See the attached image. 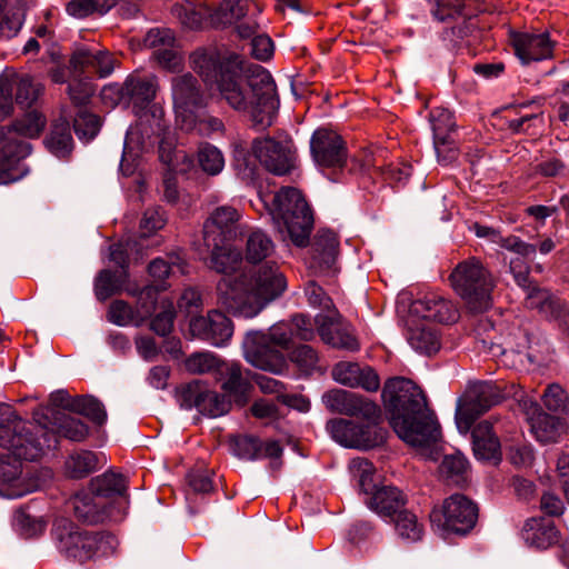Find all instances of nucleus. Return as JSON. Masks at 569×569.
Returning a JSON list of instances; mask_svg holds the SVG:
<instances>
[{
	"mask_svg": "<svg viewBox=\"0 0 569 569\" xmlns=\"http://www.w3.org/2000/svg\"><path fill=\"white\" fill-rule=\"evenodd\" d=\"M260 8L249 0H223L218 8L211 9V27L221 28L238 22L248 14L257 16Z\"/></svg>",
	"mask_w": 569,
	"mask_h": 569,
	"instance_id": "473e14b6",
	"label": "nucleus"
},
{
	"mask_svg": "<svg viewBox=\"0 0 569 569\" xmlns=\"http://www.w3.org/2000/svg\"><path fill=\"white\" fill-rule=\"evenodd\" d=\"M182 126L187 130L196 129L199 134L206 137L214 133L223 134L226 131V126L220 118L207 113L200 117L193 113V117L187 118V122H182Z\"/></svg>",
	"mask_w": 569,
	"mask_h": 569,
	"instance_id": "4d7b16f0",
	"label": "nucleus"
},
{
	"mask_svg": "<svg viewBox=\"0 0 569 569\" xmlns=\"http://www.w3.org/2000/svg\"><path fill=\"white\" fill-rule=\"evenodd\" d=\"M525 307L556 325L569 316V302L548 288L531 289L525 298Z\"/></svg>",
	"mask_w": 569,
	"mask_h": 569,
	"instance_id": "393cba45",
	"label": "nucleus"
},
{
	"mask_svg": "<svg viewBox=\"0 0 569 569\" xmlns=\"http://www.w3.org/2000/svg\"><path fill=\"white\" fill-rule=\"evenodd\" d=\"M317 331L323 343L347 352L360 350V341L353 327L345 321L338 309L331 313H319L315 317Z\"/></svg>",
	"mask_w": 569,
	"mask_h": 569,
	"instance_id": "f3484780",
	"label": "nucleus"
},
{
	"mask_svg": "<svg viewBox=\"0 0 569 569\" xmlns=\"http://www.w3.org/2000/svg\"><path fill=\"white\" fill-rule=\"evenodd\" d=\"M90 489L103 500L109 501L114 497L127 496L128 479L122 473L108 470L91 479Z\"/></svg>",
	"mask_w": 569,
	"mask_h": 569,
	"instance_id": "a19ab883",
	"label": "nucleus"
},
{
	"mask_svg": "<svg viewBox=\"0 0 569 569\" xmlns=\"http://www.w3.org/2000/svg\"><path fill=\"white\" fill-rule=\"evenodd\" d=\"M31 152V144L13 137L7 127L0 126V184H9L23 178L28 169L21 163Z\"/></svg>",
	"mask_w": 569,
	"mask_h": 569,
	"instance_id": "dca6fc26",
	"label": "nucleus"
},
{
	"mask_svg": "<svg viewBox=\"0 0 569 569\" xmlns=\"http://www.w3.org/2000/svg\"><path fill=\"white\" fill-rule=\"evenodd\" d=\"M408 342L415 350L427 356L438 352L441 346L437 330L425 326L411 327Z\"/></svg>",
	"mask_w": 569,
	"mask_h": 569,
	"instance_id": "37998d69",
	"label": "nucleus"
},
{
	"mask_svg": "<svg viewBox=\"0 0 569 569\" xmlns=\"http://www.w3.org/2000/svg\"><path fill=\"white\" fill-rule=\"evenodd\" d=\"M164 288H161L163 290ZM160 289L156 286H146L138 292L137 310L139 316L149 317L156 310Z\"/></svg>",
	"mask_w": 569,
	"mask_h": 569,
	"instance_id": "0e129e2a",
	"label": "nucleus"
},
{
	"mask_svg": "<svg viewBox=\"0 0 569 569\" xmlns=\"http://www.w3.org/2000/svg\"><path fill=\"white\" fill-rule=\"evenodd\" d=\"M244 358L256 368L272 373L287 370V359L278 346L268 342L261 331H250L243 341Z\"/></svg>",
	"mask_w": 569,
	"mask_h": 569,
	"instance_id": "a211bd4d",
	"label": "nucleus"
},
{
	"mask_svg": "<svg viewBox=\"0 0 569 569\" xmlns=\"http://www.w3.org/2000/svg\"><path fill=\"white\" fill-rule=\"evenodd\" d=\"M288 323L292 330L293 338H298L303 341H310L313 339L316 322L308 316L302 313L295 315Z\"/></svg>",
	"mask_w": 569,
	"mask_h": 569,
	"instance_id": "338daca9",
	"label": "nucleus"
},
{
	"mask_svg": "<svg viewBox=\"0 0 569 569\" xmlns=\"http://www.w3.org/2000/svg\"><path fill=\"white\" fill-rule=\"evenodd\" d=\"M252 152L260 164L272 174L286 176L296 169L297 150L291 140L257 138L252 141Z\"/></svg>",
	"mask_w": 569,
	"mask_h": 569,
	"instance_id": "4468645a",
	"label": "nucleus"
},
{
	"mask_svg": "<svg viewBox=\"0 0 569 569\" xmlns=\"http://www.w3.org/2000/svg\"><path fill=\"white\" fill-rule=\"evenodd\" d=\"M448 280L470 312L482 313L490 308L496 280L479 258L469 257L460 261Z\"/></svg>",
	"mask_w": 569,
	"mask_h": 569,
	"instance_id": "423d86ee",
	"label": "nucleus"
},
{
	"mask_svg": "<svg viewBox=\"0 0 569 569\" xmlns=\"http://www.w3.org/2000/svg\"><path fill=\"white\" fill-rule=\"evenodd\" d=\"M171 12L187 29L200 30L206 24L211 26V8L202 2L196 3L184 0L181 3L173 4Z\"/></svg>",
	"mask_w": 569,
	"mask_h": 569,
	"instance_id": "c9c22d12",
	"label": "nucleus"
},
{
	"mask_svg": "<svg viewBox=\"0 0 569 569\" xmlns=\"http://www.w3.org/2000/svg\"><path fill=\"white\" fill-rule=\"evenodd\" d=\"M362 422L345 418L330 419L326 429L333 440L347 447L360 450H369L386 442L388 431L381 427V409L378 406V416L375 418H361Z\"/></svg>",
	"mask_w": 569,
	"mask_h": 569,
	"instance_id": "6e6552de",
	"label": "nucleus"
},
{
	"mask_svg": "<svg viewBox=\"0 0 569 569\" xmlns=\"http://www.w3.org/2000/svg\"><path fill=\"white\" fill-rule=\"evenodd\" d=\"M500 389L491 382L473 385L463 400H459L456 410V423L461 432L467 433L475 421L491 407L501 401Z\"/></svg>",
	"mask_w": 569,
	"mask_h": 569,
	"instance_id": "ddd939ff",
	"label": "nucleus"
},
{
	"mask_svg": "<svg viewBox=\"0 0 569 569\" xmlns=\"http://www.w3.org/2000/svg\"><path fill=\"white\" fill-rule=\"evenodd\" d=\"M240 218L234 207H217L203 222V243L236 241L242 233Z\"/></svg>",
	"mask_w": 569,
	"mask_h": 569,
	"instance_id": "aec40b11",
	"label": "nucleus"
},
{
	"mask_svg": "<svg viewBox=\"0 0 569 569\" xmlns=\"http://www.w3.org/2000/svg\"><path fill=\"white\" fill-rule=\"evenodd\" d=\"M193 337L216 347L224 346L232 337V321L221 311L212 310L207 317H194L189 323Z\"/></svg>",
	"mask_w": 569,
	"mask_h": 569,
	"instance_id": "5701e85b",
	"label": "nucleus"
},
{
	"mask_svg": "<svg viewBox=\"0 0 569 569\" xmlns=\"http://www.w3.org/2000/svg\"><path fill=\"white\" fill-rule=\"evenodd\" d=\"M233 451L239 458L256 460L261 457L262 442L253 436L238 437L233 442Z\"/></svg>",
	"mask_w": 569,
	"mask_h": 569,
	"instance_id": "680f3d73",
	"label": "nucleus"
},
{
	"mask_svg": "<svg viewBox=\"0 0 569 569\" xmlns=\"http://www.w3.org/2000/svg\"><path fill=\"white\" fill-rule=\"evenodd\" d=\"M100 118L80 108L73 119V129L80 140L93 139L100 130Z\"/></svg>",
	"mask_w": 569,
	"mask_h": 569,
	"instance_id": "6e6d98bb",
	"label": "nucleus"
},
{
	"mask_svg": "<svg viewBox=\"0 0 569 569\" xmlns=\"http://www.w3.org/2000/svg\"><path fill=\"white\" fill-rule=\"evenodd\" d=\"M177 401L186 410L197 409L201 415L217 418L229 412L231 400L226 395L211 390L201 380L181 386L177 391Z\"/></svg>",
	"mask_w": 569,
	"mask_h": 569,
	"instance_id": "f8f14e48",
	"label": "nucleus"
},
{
	"mask_svg": "<svg viewBox=\"0 0 569 569\" xmlns=\"http://www.w3.org/2000/svg\"><path fill=\"white\" fill-rule=\"evenodd\" d=\"M189 64L230 108L248 112L254 126L266 129L272 124L280 100L276 82L266 68L247 63L234 53L223 54L214 47L192 51Z\"/></svg>",
	"mask_w": 569,
	"mask_h": 569,
	"instance_id": "f257e3e1",
	"label": "nucleus"
},
{
	"mask_svg": "<svg viewBox=\"0 0 569 569\" xmlns=\"http://www.w3.org/2000/svg\"><path fill=\"white\" fill-rule=\"evenodd\" d=\"M390 520L395 523L400 538L412 542L421 539L423 527L419 523L417 516L407 508Z\"/></svg>",
	"mask_w": 569,
	"mask_h": 569,
	"instance_id": "3c124183",
	"label": "nucleus"
},
{
	"mask_svg": "<svg viewBox=\"0 0 569 569\" xmlns=\"http://www.w3.org/2000/svg\"><path fill=\"white\" fill-rule=\"evenodd\" d=\"M521 537L530 547L548 549L559 541L560 532L551 519L532 517L526 520Z\"/></svg>",
	"mask_w": 569,
	"mask_h": 569,
	"instance_id": "c756f323",
	"label": "nucleus"
},
{
	"mask_svg": "<svg viewBox=\"0 0 569 569\" xmlns=\"http://www.w3.org/2000/svg\"><path fill=\"white\" fill-rule=\"evenodd\" d=\"M119 66L120 60L113 52L98 46L79 44L70 56L68 70L61 67L52 69L50 78L56 83H63L67 81L68 71L77 76L107 78Z\"/></svg>",
	"mask_w": 569,
	"mask_h": 569,
	"instance_id": "1a4fd4ad",
	"label": "nucleus"
},
{
	"mask_svg": "<svg viewBox=\"0 0 569 569\" xmlns=\"http://www.w3.org/2000/svg\"><path fill=\"white\" fill-rule=\"evenodd\" d=\"M51 419L47 425L33 426L28 423L33 435H36L41 442L49 439L51 446L48 449H56L58 446V436L69 439L71 441H83L89 435V428L80 419L71 417L61 410H52Z\"/></svg>",
	"mask_w": 569,
	"mask_h": 569,
	"instance_id": "6ab92c4d",
	"label": "nucleus"
},
{
	"mask_svg": "<svg viewBox=\"0 0 569 569\" xmlns=\"http://www.w3.org/2000/svg\"><path fill=\"white\" fill-rule=\"evenodd\" d=\"M311 156L322 170L341 171L348 161L346 142L340 134L328 128H318L310 139Z\"/></svg>",
	"mask_w": 569,
	"mask_h": 569,
	"instance_id": "2eb2a0df",
	"label": "nucleus"
},
{
	"mask_svg": "<svg viewBox=\"0 0 569 569\" xmlns=\"http://www.w3.org/2000/svg\"><path fill=\"white\" fill-rule=\"evenodd\" d=\"M322 401L326 408L335 413L358 418L378 416V405L353 391L332 389L323 393Z\"/></svg>",
	"mask_w": 569,
	"mask_h": 569,
	"instance_id": "412c9836",
	"label": "nucleus"
},
{
	"mask_svg": "<svg viewBox=\"0 0 569 569\" xmlns=\"http://www.w3.org/2000/svg\"><path fill=\"white\" fill-rule=\"evenodd\" d=\"M313 260L321 269L329 270L336 262L339 252V240L331 230H319L312 242Z\"/></svg>",
	"mask_w": 569,
	"mask_h": 569,
	"instance_id": "ea45409f",
	"label": "nucleus"
},
{
	"mask_svg": "<svg viewBox=\"0 0 569 569\" xmlns=\"http://www.w3.org/2000/svg\"><path fill=\"white\" fill-rule=\"evenodd\" d=\"M74 517L87 525L101 523L114 517L109 501L103 500L90 489V492L76 495L71 500Z\"/></svg>",
	"mask_w": 569,
	"mask_h": 569,
	"instance_id": "cd10ccee",
	"label": "nucleus"
},
{
	"mask_svg": "<svg viewBox=\"0 0 569 569\" xmlns=\"http://www.w3.org/2000/svg\"><path fill=\"white\" fill-rule=\"evenodd\" d=\"M268 342H272L282 350H288L293 339L292 330L288 322H280L272 326L268 333H264Z\"/></svg>",
	"mask_w": 569,
	"mask_h": 569,
	"instance_id": "774afa93",
	"label": "nucleus"
},
{
	"mask_svg": "<svg viewBox=\"0 0 569 569\" xmlns=\"http://www.w3.org/2000/svg\"><path fill=\"white\" fill-rule=\"evenodd\" d=\"M73 412L82 415L93 423L102 426L107 420L103 403L92 396H78L73 401Z\"/></svg>",
	"mask_w": 569,
	"mask_h": 569,
	"instance_id": "864d4df0",
	"label": "nucleus"
},
{
	"mask_svg": "<svg viewBox=\"0 0 569 569\" xmlns=\"http://www.w3.org/2000/svg\"><path fill=\"white\" fill-rule=\"evenodd\" d=\"M511 44L520 61L528 64L552 58L556 42L550 39L548 32H513Z\"/></svg>",
	"mask_w": 569,
	"mask_h": 569,
	"instance_id": "b1692460",
	"label": "nucleus"
},
{
	"mask_svg": "<svg viewBox=\"0 0 569 569\" xmlns=\"http://www.w3.org/2000/svg\"><path fill=\"white\" fill-rule=\"evenodd\" d=\"M128 276L122 272H113L109 269H103L99 272L94 281V293L99 301H106L113 295L121 291Z\"/></svg>",
	"mask_w": 569,
	"mask_h": 569,
	"instance_id": "de8ad7c7",
	"label": "nucleus"
},
{
	"mask_svg": "<svg viewBox=\"0 0 569 569\" xmlns=\"http://www.w3.org/2000/svg\"><path fill=\"white\" fill-rule=\"evenodd\" d=\"M433 138L443 139L451 137L456 131V120L453 113L442 107H435L429 113Z\"/></svg>",
	"mask_w": 569,
	"mask_h": 569,
	"instance_id": "5fc2aeb1",
	"label": "nucleus"
},
{
	"mask_svg": "<svg viewBox=\"0 0 569 569\" xmlns=\"http://www.w3.org/2000/svg\"><path fill=\"white\" fill-rule=\"evenodd\" d=\"M331 376L335 381L349 388H362L375 392L380 387L378 373L369 366L358 362L339 361L332 367Z\"/></svg>",
	"mask_w": 569,
	"mask_h": 569,
	"instance_id": "a878e982",
	"label": "nucleus"
},
{
	"mask_svg": "<svg viewBox=\"0 0 569 569\" xmlns=\"http://www.w3.org/2000/svg\"><path fill=\"white\" fill-rule=\"evenodd\" d=\"M274 252V243L271 238L261 230L252 231L246 243V259L250 263H258L269 258Z\"/></svg>",
	"mask_w": 569,
	"mask_h": 569,
	"instance_id": "49530a36",
	"label": "nucleus"
},
{
	"mask_svg": "<svg viewBox=\"0 0 569 569\" xmlns=\"http://www.w3.org/2000/svg\"><path fill=\"white\" fill-rule=\"evenodd\" d=\"M4 80L11 89L16 106L22 111L31 109L41 93L40 84L34 83L28 74H14Z\"/></svg>",
	"mask_w": 569,
	"mask_h": 569,
	"instance_id": "4c0bfd02",
	"label": "nucleus"
},
{
	"mask_svg": "<svg viewBox=\"0 0 569 569\" xmlns=\"http://www.w3.org/2000/svg\"><path fill=\"white\" fill-rule=\"evenodd\" d=\"M50 440L41 442L32 433L28 422L12 407L0 405V447L10 453L0 456V496L19 498L26 490L21 487L22 460L33 461L50 447Z\"/></svg>",
	"mask_w": 569,
	"mask_h": 569,
	"instance_id": "20e7f679",
	"label": "nucleus"
},
{
	"mask_svg": "<svg viewBox=\"0 0 569 569\" xmlns=\"http://www.w3.org/2000/svg\"><path fill=\"white\" fill-rule=\"evenodd\" d=\"M51 537L58 552L64 559L80 565L111 556L118 546V540L112 533L86 530L64 518L53 522Z\"/></svg>",
	"mask_w": 569,
	"mask_h": 569,
	"instance_id": "39448f33",
	"label": "nucleus"
},
{
	"mask_svg": "<svg viewBox=\"0 0 569 569\" xmlns=\"http://www.w3.org/2000/svg\"><path fill=\"white\" fill-rule=\"evenodd\" d=\"M47 123L46 117L37 109L24 111L23 116L17 118L11 124L6 126L13 137L38 138Z\"/></svg>",
	"mask_w": 569,
	"mask_h": 569,
	"instance_id": "79ce46f5",
	"label": "nucleus"
},
{
	"mask_svg": "<svg viewBox=\"0 0 569 569\" xmlns=\"http://www.w3.org/2000/svg\"><path fill=\"white\" fill-rule=\"evenodd\" d=\"M439 469L446 481L461 486L467 480L468 460L461 453L447 455Z\"/></svg>",
	"mask_w": 569,
	"mask_h": 569,
	"instance_id": "09e8293b",
	"label": "nucleus"
},
{
	"mask_svg": "<svg viewBox=\"0 0 569 569\" xmlns=\"http://www.w3.org/2000/svg\"><path fill=\"white\" fill-rule=\"evenodd\" d=\"M479 516L478 505L461 493L445 499L441 508H433L430 520L445 531L459 536L468 535L476 526Z\"/></svg>",
	"mask_w": 569,
	"mask_h": 569,
	"instance_id": "9b49d317",
	"label": "nucleus"
},
{
	"mask_svg": "<svg viewBox=\"0 0 569 569\" xmlns=\"http://www.w3.org/2000/svg\"><path fill=\"white\" fill-rule=\"evenodd\" d=\"M289 359L301 371L310 372L318 363V352L309 345H299L289 353Z\"/></svg>",
	"mask_w": 569,
	"mask_h": 569,
	"instance_id": "052dcab7",
	"label": "nucleus"
},
{
	"mask_svg": "<svg viewBox=\"0 0 569 569\" xmlns=\"http://www.w3.org/2000/svg\"><path fill=\"white\" fill-rule=\"evenodd\" d=\"M543 406L552 412H566L569 409L567 392L559 385H550L542 395Z\"/></svg>",
	"mask_w": 569,
	"mask_h": 569,
	"instance_id": "bf43d9fd",
	"label": "nucleus"
},
{
	"mask_svg": "<svg viewBox=\"0 0 569 569\" xmlns=\"http://www.w3.org/2000/svg\"><path fill=\"white\" fill-rule=\"evenodd\" d=\"M305 295L310 306L319 308L327 313H331L333 309H337L332 299L315 281H309L306 284Z\"/></svg>",
	"mask_w": 569,
	"mask_h": 569,
	"instance_id": "e2e57ef3",
	"label": "nucleus"
},
{
	"mask_svg": "<svg viewBox=\"0 0 569 569\" xmlns=\"http://www.w3.org/2000/svg\"><path fill=\"white\" fill-rule=\"evenodd\" d=\"M159 88L156 74L134 71L123 83L106 86L101 97L103 100H110L112 104L123 103L131 107L133 112L139 114L153 103Z\"/></svg>",
	"mask_w": 569,
	"mask_h": 569,
	"instance_id": "9d476101",
	"label": "nucleus"
},
{
	"mask_svg": "<svg viewBox=\"0 0 569 569\" xmlns=\"http://www.w3.org/2000/svg\"><path fill=\"white\" fill-rule=\"evenodd\" d=\"M412 310L423 319L439 323H455L459 319V311L453 302L437 293H427L413 301Z\"/></svg>",
	"mask_w": 569,
	"mask_h": 569,
	"instance_id": "c85d7f7f",
	"label": "nucleus"
},
{
	"mask_svg": "<svg viewBox=\"0 0 569 569\" xmlns=\"http://www.w3.org/2000/svg\"><path fill=\"white\" fill-rule=\"evenodd\" d=\"M233 167L238 178L244 183L251 184L257 181L259 176L257 163L244 150L236 152Z\"/></svg>",
	"mask_w": 569,
	"mask_h": 569,
	"instance_id": "13d9d810",
	"label": "nucleus"
},
{
	"mask_svg": "<svg viewBox=\"0 0 569 569\" xmlns=\"http://www.w3.org/2000/svg\"><path fill=\"white\" fill-rule=\"evenodd\" d=\"M197 160L200 168L209 176H218L224 168L222 152L209 142L199 146Z\"/></svg>",
	"mask_w": 569,
	"mask_h": 569,
	"instance_id": "603ef678",
	"label": "nucleus"
},
{
	"mask_svg": "<svg viewBox=\"0 0 569 569\" xmlns=\"http://www.w3.org/2000/svg\"><path fill=\"white\" fill-rule=\"evenodd\" d=\"M367 507L383 519H393L407 508L408 497L393 485H381L365 499Z\"/></svg>",
	"mask_w": 569,
	"mask_h": 569,
	"instance_id": "bb28decb",
	"label": "nucleus"
},
{
	"mask_svg": "<svg viewBox=\"0 0 569 569\" xmlns=\"http://www.w3.org/2000/svg\"><path fill=\"white\" fill-rule=\"evenodd\" d=\"M98 465L99 459L93 451H76L66 460V473L72 479H82L96 471Z\"/></svg>",
	"mask_w": 569,
	"mask_h": 569,
	"instance_id": "c03bdc74",
	"label": "nucleus"
},
{
	"mask_svg": "<svg viewBox=\"0 0 569 569\" xmlns=\"http://www.w3.org/2000/svg\"><path fill=\"white\" fill-rule=\"evenodd\" d=\"M529 421L531 432L542 443L555 442L565 432L561 418L541 410L535 412Z\"/></svg>",
	"mask_w": 569,
	"mask_h": 569,
	"instance_id": "58836bf2",
	"label": "nucleus"
},
{
	"mask_svg": "<svg viewBox=\"0 0 569 569\" xmlns=\"http://www.w3.org/2000/svg\"><path fill=\"white\" fill-rule=\"evenodd\" d=\"M287 289V279L276 262L267 261L250 273L223 277L216 287L217 303L233 316L253 318Z\"/></svg>",
	"mask_w": 569,
	"mask_h": 569,
	"instance_id": "7ed1b4c3",
	"label": "nucleus"
},
{
	"mask_svg": "<svg viewBox=\"0 0 569 569\" xmlns=\"http://www.w3.org/2000/svg\"><path fill=\"white\" fill-rule=\"evenodd\" d=\"M463 9L465 7L461 9L460 16L447 20L452 21L453 24L445 28L440 33L442 44L449 51L458 50L476 30L473 18L467 17Z\"/></svg>",
	"mask_w": 569,
	"mask_h": 569,
	"instance_id": "e433bc0d",
	"label": "nucleus"
},
{
	"mask_svg": "<svg viewBox=\"0 0 569 569\" xmlns=\"http://www.w3.org/2000/svg\"><path fill=\"white\" fill-rule=\"evenodd\" d=\"M233 241L204 243L209 250L208 267L217 273L231 277L242 264L241 251L232 246Z\"/></svg>",
	"mask_w": 569,
	"mask_h": 569,
	"instance_id": "2f4dec72",
	"label": "nucleus"
},
{
	"mask_svg": "<svg viewBox=\"0 0 569 569\" xmlns=\"http://www.w3.org/2000/svg\"><path fill=\"white\" fill-rule=\"evenodd\" d=\"M349 468L360 492L368 498L379 487L373 463L366 458H355L351 460Z\"/></svg>",
	"mask_w": 569,
	"mask_h": 569,
	"instance_id": "a18cd8bd",
	"label": "nucleus"
},
{
	"mask_svg": "<svg viewBox=\"0 0 569 569\" xmlns=\"http://www.w3.org/2000/svg\"><path fill=\"white\" fill-rule=\"evenodd\" d=\"M249 371H243L239 363H227L220 370L222 378L221 388L228 399H232L238 406H244L250 397L252 388L248 378Z\"/></svg>",
	"mask_w": 569,
	"mask_h": 569,
	"instance_id": "7c9ffc66",
	"label": "nucleus"
},
{
	"mask_svg": "<svg viewBox=\"0 0 569 569\" xmlns=\"http://www.w3.org/2000/svg\"><path fill=\"white\" fill-rule=\"evenodd\" d=\"M49 152L60 159H67L73 150V139L67 118L60 117L52 121L43 140Z\"/></svg>",
	"mask_w": 569,
	"mask_h": 569,
	"instance_id": "f704fd0d",
	"label": "nucleus"
},
{
	"mask_svg": "<svg viewBox=\"0 0 569 569\" xmlns=\"http://www.w3.org/2000/svg\"><path fill=\"white\" fill-rule=\"evenodd\" d=\"M381 397L395 432L410 446L427 448L441 437L440 425L419 386L403 377L385 382Z\"/></svg>",
	"mask_w": 569,
	"mask_h": 569,
	"instance_id": "f03ea898",
	"label": "nucleus"
},
{
	"mask_svg": "<svg viewBox=\"0 0 569 569\" xmlns=\"http://www.w3.org/2000/svg\"><path fill=\"white\" fill-rule=\"evenodd\" d=\"M172 99L178 118L187 122L193 117V110L206 106L204 94L198 79L191 73L177 76L172 79Z\"/></svg>",
	"mask_w": 569,
	"mask_h": 569,
	"instance_id": "4be33fe9",
	"label": "nucleus"
},
{
	"mask_svg": "<svg viewBox=\"0 0 569 569\" xmlns=\"http://www.w3.org/2000/svg\"><path fill=\"white\" fill-rule=\"evenodd\" d=\"M186 368L194 375H202L218 368V359L208 352L193 353L186 360Z\"/></svg>",
	"mask_w": 569,
	"mask_h": 569,
	"instance_id": "69168bd1",
	"label": "nucleus"
},
{
	"mask_svg": "<svg viewBox=\"0 0 569 569\" xmlns=\"http://www.w3.org/2000/svg\"><path fill=\"white\" fill-rule=\"evenodd\" d=\"M114 6L116 0H71L66 11L77 19H83L94 13L104 14Z\"/></svg>",
	"mask_w": 569,
	"mask_h": 569,
	"instance_id": "8fccbe9b",
	"label": "nucleus"
},
{
	"mask_svg": "<svg viewBox=\"0 0 569 569\" xmlns=\"http://www.w3.org/2000/svg\"><path fill=\"white\" fill-rule=\"evenodd\" d=\"M273 221L282 224L298 247L309 242L313 217L302 193L293 187H283L273 193L267 204Z\"/></svg>",
	"mask_w": 569,
	"mask_h": 569,
	"instance_id": "0eeeda50",
	"label": "nucleus"
},
{
	"mask_svg": "<svg viewBox=\"0 0 569 569\" xmlns=\"http://www.w3.org/2000/svg\"><path fill=\"white\" fill-rule=\"evenodd\" d=\"M472 449L480 460H500L501 448L498 437L492 431V425L485 420L472 430Z\"/></svg>",
	"mask_w": 569,
	"mask_h": 569,
	"instance_id": "72a5a7b5",
	"label": "nucleus"
}]
</instances>
